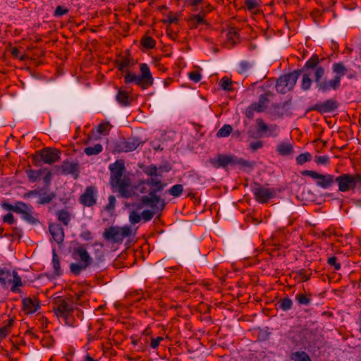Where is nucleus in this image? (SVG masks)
Returning <instances> with one entry per match:
<instances>
[{"instance_id":"58836bf2","label":"nucleus","mask_w":361,"mask_h":361,"mask_svg":"<svg viewBox=\"0 0 361 361\" xmlns=\"http://www.w3.org/2000/svg\"><path fill=\"white\" fill-rule=\"evenodd\" d=\"M188 22L191 27H196L200 24L205 23L204 19L200 17V16H198L197 14L192 15L189 18Z\"/></svg>"},{"instance_id":"f704fd0d","label":"nucleus","mask_w":361,"mask_h":361,"mask_svg":"<svg viewBox=\"0 0 361 361\" xmlns=\"http://www.w3.org/2000/svg\"><path fill=\"white\" fill-rule=\"evenodd\" d=\"M245 8L250 11L256 13L254 11L255 9L259 8L261 6L260 0H244Z\"/></svg>"},{"instance_id":"aec40b11","label":"nucleus","mask_w":361,"mask_h":361,"mask_svg":"<svg viewBox=\"0 0 361 361\" xmlns=\"http://www.w3.org/2000/svg\"><path fill=\"white\" fill-rule=\"evenodd\" d=\"M49 230L53 240L58 244H61L64 240V230L62 226L56 223H52L49 225Z\"/></svg>"},{"instance_id":"37998d69","label":"nucleus","mask_w":361,"mask_h":361,"mask_svg":"<svg viewBox=\"0 0 361 361\" xmlns=\"http://www.w3.org/2000/svg\"><path fill=\"white\" fill-rule=\"evenodd\" d=\"M319 61V56L317 55L314 54L310 59H308L306 61L304 68H306L308 69H312V68H315V70H316L317 68L319 67V66H317Z\"/></svg>"},{"instance_id":"09e8293b","label":"nucleus","mask_w":361,"mask_h":361,"mask_svg":"<svg viewBox=\"0 0 361 361\" xmlns=\"http://www.w3.org/2000/svg\"><path fill=\"white\" fill-rule=\"evenodd\" d=\"M312 83V80L310 77L309 74H304L301 82V88L303 90H307L310 88Z\"/></svg>"},{"instance_id":"338daca9","label":"nucleus","mask_w":361,"mask_h":361,"mask_svg":"<svg viewBox=\"0 0 361 361\" xmlns=\"http://www.w3.org/2000/svg\"><path fill=\"white\" fill-rule=\"evenodd\" d=\"M140 45H155V40L149 36H145L141 39Z\"/></svg>"},{"instance_id":"8fccbe9b","label":"nucleus","mask_w":361,"mask_h":361,"mask_svg":"<svg viewBox=\"0 0 361 361\" xmlns=\"http://www.w3.org/2000/svg\"><path fill=\"white\" fill-rule=\"evenodd\" d=\"M179 20V15L176 13L175 14H173L172 12H169L166 18L163 20L162 22L165 24H173V23H177Z\"/></svg>"},{"instance_id":"4c0bfd02","label":"nucleus","mask_w":361,"mask_h":361,"mask_svg":"<svg viewBox=\"0 0 361 361\" xmlns=\"http://www.w3.org/2000/svg\"><path fill=\"white\" fill-rule=\"evenodd\" d=\"M23 235V231L20 228L13 226L11 228V233L10 234H5L6 237H11L12 240H20Z\"/></svg>"},{"instance_id":"cd10ccee","label":"nucleus","mask_w":361,"mask_h":361,"mask_svg":"<svg viewBox=\"0 0 361 361\" xmlns=\"http://www.w3.org/2000/svg\"><path fill=\"white\" fill-rule=\"evenodd\" d=\"M52 267L54 270V274L55 276H61L62 274V270L61 269V263L60 259L58 255L56 252V250H54L52 252Z\"/></svg>"},{"instance_id":"72a5a7b5","label":"nucleus","mask_w":361,"mask_h":361,"mask_svg":"<svg viewBox=\"0 0 361 361\" xmlns=\"http://www.w3.org/2000/svg\"><path fill=\"white\" fill-rule=\"evenodd\" d=\"M103 150V147L101 144H95L92 147H85L84 149V152L87 156L97 155L102 152Z\"/></svg>"},{"instance_id":"a878e982","label":"nucleus","mask_w":361,"mask_h":361,"mask_svg":"<svg viewBox=\"0 0 361 361\" xmlns=\"http://www.w3.org/2000/svg\"><path fill=\"white\" fill-rule=\"evenodd\" d=\"M12 275L13 279H7V282L13 283L11 288V290L13 293H17L18 291V287L23 286V282L21 280V277L18 275L16 271H13Z\"/></svg>"},{"instance_id":"9b49d317","label":"nucleus","mask_w":361,"mask_h":361,"mask_svg":"<svg viewBox=\"0 0 361 361\" xmlns=\"http://www.w3.org/2000/svg\"><path fill=\"white\" fill-rule=\"evenodd\" d=\"M301 174L315 180L316 185L322 189H328L336 183V176L329 173L322 174L314 171L305 170L301 171Z\"/></svg>"},{"instance_id":"6ab92c4d","label":"nucleus","mask_w":361,"mask_h":361,"mask_svg":"<svg viewBox=\"0 0 361 361\" xmlns=\"http://www.w3.org/2000/svg\"><path fill=\"white\" fill-rule=\"evenodd\" d=\"M36 47H28L27 51L24 54H21L20 50L16 47L11 49L10 52L12 56L15 59L24 61L28 59H35L36 56H39L41 54L32 53V51Z\"/></svg>"},{"instance_id":"a18cd8bd","label":"nucleus","mask_w":361,"mask_h":361,"mask_svg":"<svg viewBox=\"0 0 361 361\" xmlns=\"http://www.w3.org/2000/svg\"><path fill=\"white\" fill-rule=\"evenodd\" d=\"M14 320L13 319H9L8 320V323L4 326L0 328V338H6L10 332V328L13 325Z\"/></svg>"},{"instance_id":"3c124183","label":"nucleus","mask_w":361,"mask_h":361,"mask_svg":"<svg viewBox=\"0 0 361 361\" xmlns=\"http://www.w3.org/2000/svg\"><path fill=\"white\" fill-rule=\"evenodd\" d=\"M111 128V126L109 122H103L98 126L97 132L99 134L106 135L109 133Z\"/></svg>"},{"instance_id":"473e14b6","label":"nucleus","mask_w":361,"mask_h":361,"mask_svg":"<svg viewBox=\"0 0 361 361\" xmlns=\"http://www.w3.org/2000/svg\"><path fill=\"white\" fill-rule=\"evenodd\" d=\"M89 266L83 264V263H71L70 264V270H71V272L75 275V276H78L80 274V273L83 271V270H85Z\"/></svg>"},{"instance_id":"20e7f679","label":"nucleus","mask_w":361,"mask_h":361,"mask_svg":"<svg viewBox=\"0 0 361 361\" xmlns=\"http://www.w3.org/2000/svg\"><path fill=\"white\" fill-rule=\"evenodd\" d=\"M140 75H137L135 73L127 70L124 75L126 83L135 82L142 89H147L149 86L153 85L154 79L150 72L149 66L146 63H141L140 65Z\"/></svg>"},{"instance_id":"c756f323","label":"nucleus","mask_w":361,"mask_h":361,"mask_svg":"<svg viewBox=\"0 0 361 361\" xmlns=\"http://www.w3.org/2000/svg\"><path fill=\"white\" fill-rule=\"evenodd\" d=\"M32 209H33V208L32 207L28 210H26L25 212H23L21 214V218L24 221H27L28 224H32V225H35V224H37L39 222V221L38 220L37 218L35 217L32 215V214H33Z\"/></svg>"},{"instance_id":"0e129e2a","label":"nucleus","mask_w":361,"mask_h":361,"mask_svg":"<svg viewBox=\"0 0 361 361\" xmlns=\"http://www.w3.org/2000/svg\"><path fill=\"white\" fill-rule=\"evenodd\" d=\"M3 221L4 223H8V224L12 225L16 223V219L14 218V216L11 213H7L3 216Z\"/></svg>"},{"instance_id":"dca6fc26","label":"nucleus","mask_w":361,"mask_h":361,"mask_svg":"<svg viewBox=\"0 0 361 361\" xmlns=\"http://www.w3.org/2000/svg\"><path fill=\"white\" fill-rule=\"evenodd\" d=\"M97 190L94 186H87L80 196L79 202L85 207H92L97 204Z\"/></svg>"},{"instance_id":"5701e85b","label":"nucleus","mask_w":361,"mask_h":361,"mask_svg":"<svg viewBox=\"0 0 361 361\" xmlns=\"http://www.w3.org/2000/svg\"><path fill=\"white\" fill-rule=\"evenodd\" d=\"M293 279L297 283H302L308 281L311 276V271L306 270L305 269H301L299 271H293Z\"/></svg>"},{"instance_id":"f03ea898","label":"nucleus","mask_w":361,"mask_h":361,"mask_svg":"<svg viewBox=\"0 0 361 361\" xmlns=\"http://www.w3.org/2000/svg\"><path fill=\"white\" fill-rule=\"evenodd\" d=\"M143 206H148L150 209H145L141 213V219L147 222L150 221L154 215H160L164 210L166 202L157 193L149 192L147 195H143L140 199Z\"/></svg>"},{"instance_id":"4468645a","label":"nucleus","mask_w":361,"mask_h":361,"mask_svg":"<svg viewBox=\"0 0 361 361\" xmlns=\"http://www.w3.org/2000/svg\"><path fill=\"white\" fill-rule=\"evenodd\" d=\"M38 157L39 158V161L44 164H52L60 159V152L54 148L46 147L37 152L35 159L37 161Z\"/></svg>"},{"instance_id":"69168bd1","label":"nucleus","mask_w":361,"mask_h":361,"mask_svg":"<svg viewBox=\"0 0 361 361\" xmlns=\"http://www.w3.org/2000/svg\"><path fill=\"white\" fill-rule=\"evenodd\" d=\"M239 66L240 69L238 72L242 73L247 71L252 66V64L247 61H243L239 63Z\"/></svg>"},{"instance_id":"4be33fe9","label":"nucleus","mask_w":361,"mask_h":361,"mask_svg":"<svg viewBox=\"0 0 361 361\" xmlns=\"http://www.w3.org/2000/svg\"><path fill=\"white\" fill-rule=\"evenodd\" d=\"M62 172L64 174H71L75 176L77 178L79 173V164L78 163H72L69 161H64L61 166Z\"/></svg>"},{"instance_id":"c9c22d12","label":"nucleus","mask_w":361,"mask_h":361,"mask_svg":"<svg viewBox=\"0 0 361 361\" xmlns=\"http://www.w3.org/2000/svg\"><path fill=\"white\" fill-rule=\"evenodd\" d=\"M232 126L228 124H225L218 130L216 133V136L218 137H228L232 133Z\"/></svg>"},{"instance_id":"f3484780","label":"nucleus","mask_w":361,"mask_h":361,"mask_svg":"<svg viewBox=\"0 0 361 361\" xmlns=\"http://www.w3.org/2000/svg\"><path fill=\"white\" fill-rule=\"evenodd\" d=\"M338 107V103L333 99H327L323 103L316 104L310 110L317 111L322 114L330 113Z\"/></svg>"},{"instance_id":"79ce46f5","label":"nucleus","mask_w":361,"mask_h":361,"mask_svg":"<svg viewBox=\"0 0 361 361\" xmlns=\"http://www.w3.org/2000/svg\"><path fill=\"white\" fill-rule=\"evenodd\" d=\"M183 192V186L181 184H176L168 190V192L175 197H180Z\"/></svg>"},{"instance_id":"7c9ffc66","label":"nucleus","mask_w":361,"mask_h":361,"mask_svg":"<svg viewBox=\"0 0 361 361\" xmlns=\"http://www.w3.org/2000/svg\"><path fill=\"white\" fill-rule=\"evenodd\" d=\"M332 70L336 73L334 77H338L340 81H341V78L347 73V68L342 63H334L332 66Z\"/></svg>"},{"instance_id":"de8ad7c7","label":"nucleus","mask_w":361,"mask_h":361,"mask_svg":"<svg viewBox=\"0 0 361 361\" xmlns=\"http://www.w3.org/2000/svg\"><path fill=\"white\" fill-rule=\"evenodd\" d=\"M131 59L128 56H123L117 61L118 68L119 70L123 71L130 65Z\"/></svg>"},{"instance_id":"1a4fd4ad","label":"nucleus","mask_w":361,"mask_h":361,"mask_svg":"<svg viewBox=\"0 0 361 361\" xmlns=\"http://www.w3.org/2000/svg\"><path fill=\"white\" fill-rule=\"evenodd\" d=\"M302 73V70L294 71L292 73L281 76L276 81V89L279 93L285 94L290 91Z\"/></svg>"},{"instance_id":"680f3d73","label":"nucleus","mask_w":361,"mask_h":361,"mask_svg":"<svg viewBox=\"0 0 361 361\" xmlns=\"http://www.w3.org/2000/svg\"><path fill=\"white\" fill-rule=\"evenodd\" d=\"M203 0H185V5L186 6H191L194 8L192 11H196V7L202 3Z\"/></svg>"},{"instance_id":"49530a36","label":"nucleus","mask_w":361,"mask_h":361,"mask_svg":"<svg viewBox=\"0 0 361 361\" xmlns=\"http://www.w3.org/2000/svg\"><path fill=\"white\" fill-rule=\"evenodd\" d=\"M312 159V154L310 152H304L296 157V163L298 165H302Z\"/></svg>"},{"instance_id":"603ef678","label":"nucleus","mask_w":361,"mask_h":361,"mask_svg":"<svg viewBox=\"0 0 361 361\" xmlns=\"http://www.w3.org/2000/svg\"><path fill=\"white\" fill-rule=\"evenodd\" d=\"M116 204V199L114 195H110L108 198V204L105 206L104 209L111 212L114 211Z\"/></svg>"},{"instance_id":"774afa93","label":"nucleus","mask_w":361,"mask_h":361,"mask_svg":"<svg viewBox=\"0 0 361 361\" xmlns=\"http://www.w3.org/2000/svg\"><path fill=\"white\" fill-rule=\"evenodd\" d=\"M264 145V143L261 140H257V141H255V142H252L250 144L249 147H250V149L252 151V152H255L257 151V149L262 148Z\"/></svg>"},{"instance_id":"13d9d810","label":"nucleus","mask_w":361,"mask_h":361,"mask_svg":"<svg viewBox=\"0 0 361 361\" xmlns=\"http://www.w3.org/2000/svg\"><path fill=\"white\" fill-rule=\"evenodd\" d=\"M41 174V171L30 170L27 172V176L32 182H36Z\"/></svg>"},{"instance_id":"e2e57ef3","label":"nucleus","mask_w":361,"mask_h":361,"mask_svg":"<svg viewBox=\"0 0 361 361\" xmlns=\"http://www.w3.org/2000/svg\"><path fill=\"white\" fill-rule=\"evenodd\" d=\"M68 11V8L61 6H58L54 11V16L60 17L63 15L67 14Z\"/></svg>"},{"instance_id":"e433bc0d","label":"nucleus","mask_w":361,"mask_h":361,"mask_svg":"<svg viewBox=\"0 0 361 361\" xmlns=\"http://www.w3.org/2000/svg\"><path fill=\"white\" fill-rule=\"evenodd\" d=\"M117 102L124 106L129 104V96L128 93L123 90H119L116 95Z\"/></svg>"},{"instance_id":"39448f33","label":"nucleus","mask_w":361,"mask_h":361,"mask_svg":"<svg viewBox=\"0 0 361 361\" xmlns=\"http://www.w3.org/2000/svg\"><path fill=\"white\" fill-rule=\"evenodd\" d=\"M145 174L149 176L147 179H142V183H147L150 187L149 192L158 193L161 192L166 186V183H164L159 177H162V174L158 173V167L154 164L145 166L142 169Z\"/></svg>"},{"instance_id":"412c9836","label":"nucleus","mask_w":361,"mask_h":361,"mask_svg":"<svg viewBox=\"0 0 361 361\" xmlns=\"http://www.w3.org/2000/svg\"><path fill=\"white\" fill-rule=\"evenodd\" d=\"M73 255H76L80 260V262L90 266L92 262V259L84 246L80 245L73 249Z\"/></svg>"},{"instance_id":"a19ab883","label":"nucleus","mask_w":361,"mask_h":361,"mask_svg":"<svg viewBox=\"0 0 361 361\" xmlns=\"http://www.w3.org/2000/svg\"><path fill=\"white\" fill-rule=\"evenodd\" d=\"M310 296H311L310 294ZM295 299L299 305H309L312 300L310 297H309L305 294H302V293L296 294Z\"/></svg>"},{"instance_id":"bf43d9fd","label":"nucleus","mask_w":361,"mask_h":361,"mask_svg":"<svg viewBox=\"0 0 361 361\" xmlns=\"http://www.w3.org/2000/svg\"><path fill=\"white\" fill-rule=\"evenodd\" d=\"M337 257H334V256H332L331 257H329L327 260V262L328 264L331 266V267H334V269L338 271L341 269V264L338 263L337 262Z\"/></svg>"},{"instance_id":"423d86ee","label":"nucleus","mask_w":361,"mask_h":361,"mask_svg":"<svg viewBox=\"0 0 361 361\" xmlns=\"http://www.w3.org/2000/svg\"><path fill=\"white\" fill-rule=\"evenodd\" d=\"M326 70L324 67L319 66L314 72V80L316 87L322 92H327L331 90H336L341 86V81L338 77H334L330 80H326L324 78Z\"/></svg>"},{"instance_id":"ea45409f","label":"nucleus","mask_w":361,"mask_h":361,"mask_svg":"<svg viewBox=\"0 0 361 361\" xmlns=\"http://www.w3.org/2000/svg\"><path fill=\"white\" fill-rule=\"evenodd\" d=\"M273 95L274 94L271 91L267 90L264 94L259 95L258 102L262 104L266 109L269 103V97Z\"/></svg>"},{"instance_id":"a211bd4d","label":"nucleus","mask_w":361,"mask_h":361,"mask_svg":"<svg viewBox=\"0 0 361 361\" xmlns=\"http://www.w3.org/2000/svg\"><path fill=\"white\" fill-rule=\"evenodd\" d=\"M23 309L27 314H34L40 308V302L35 298H25L22 300Z\"/></svg>"},{"instance_id":"9d476101","label":"nucleus","mask_w":361,"mask_h":361,"mask_svg":"<svg viewBox=\"0 0 361 361\" xmlns=\"http://www.w3.org/2000/svg\"><path fill=\"white\" fill-rule=\"evenodd\" d=\"M53 309L57 317H62L65 320L66 324L72 325L70 320L72 318L74 307L71 302L63 298H58L55 300Z\"/></svg>"},{"instance_id":"f8f14e48","label":"nucleus","mask_w":361,"mask_h":361,"mask_svg":"<svg viewBox=\"0 0 361 361\" xmlns=\"http://www.w3.org/2000/svg\"><path fill=\"white\" fill-rule=\"evenodd\" d=\"M142 142L138 137L121 138L115 143L114 149L118 153L130 152L135 150Z\"/></svg>"},{"instance_id":"6e6d98bb","label":"nucleus","mask_w":361,"mask_h":361,"mask_svg":"<svg viewBox=\"0 0 361 361\" xmlns=\"http://www.w3.org/2000/svg\"><path fill=\"white\" fill-rule=\"evenodd\" d=\"M141 220V215L136 211H132L129 214V221L132 224H137Z\"/></svg>"},{"instance_id":"7ed1b4c3","label":"nucleus","mask_w":361,"mask_h":361,"mask_svg":"<svg viewBox=\"0 0 361 361\" xmlns=\"http://www.w3.org/2000/svg\"><path fill=\"white\" fill-rule=\"evenodd\" d=\"M209 163L216 169H226L228 166H240L242 168H253L254 164L233 154H219L216 158H211Z\"/></svg>"},{"instance_id":"f257e3e1","label":"nucleus","mask_w":361,"mask_h":361,"mask_svg":"<svg viewBox=\"0 0 361 361\" xmlns=\"http://www.w3.org/2000/svg\"><path fill=\"white\" fill-rule=\"evenodd\" d=\"M110 171L109 185L113 192H117L123 198L138 197L135 188L129 177L124 176L125 163L123 159H118L109 166Z\"/></svg>"},{"instance_id":"c85d7f7f","label":"nucleus","mask_w":361,"mask_h":361,"mask_svg":"<svg viewBox=\"0 0 361 361\" xmlns=\"http://www.w3.org/2000/svg\"><path fill=\"white\" fill-rule=\"evenodd\" d=\"M276 151L281 155L287 156L293 152V147L289 143L281 142L277 146Z\"/></svg>"},{"instance_id":"6e6552de","label":"nucleus","mask_w":361,"mask_h":361,"mask_svg":"<svg viewBox=\"0 0 361 361\" xmlns=\"http://www.w3.org/2000/svg\"><path fill=\"white\" fill-rule=\"evenodd\" d=\"M132 229L130 226L123 227L111 226L106 228L103 233V237L109 241L114 243H121L125 238L130 237Z\"/></svg>"},{"instance_id":"2f4dec72","label":"nucleus","mask_w":361,"mask_h":361,"mask_svg":"<svg viewBox=\"0 0 361 361\" xmlns=\"http://www.w3.org/2000/svg\"><path fill=\"white\" fill-rule=\"evenodd\" d=\"M290 357L293 361H312L309 355L302 350L292 353Z\"/></svg>"},{"instance_id":"0eeeda50","label":"nucleus","mask_w":361,"mask_h":361,"mask_svg":"<svg viewBox=\"0 0 361 361\" xmlns=\"http://www.w3.org/2000/svg\"><path fill=\"white\" fill-rule=\"evenodd\" d=\"M336 183L338 190L342 192L354 190L356 188L361 187V175L343 173L336 177Z\"/></svg>"},{"instance_id":"b1692460","label":"nucleus","mask_w":361,"mask_h":361,"mask_svg":"<svg viewBox=\"0 0 361 361\" xmlns=\"http://www.w3.org/2000/svg\"><path fill=\"white\" fill-rule=\"evenodd\" d=\"M56 216L57 220L64 226H68L71 219V214L67 209H59L56 211Z\"/></svg>"},{"instance_id":"5fc2aeb1","label":"nucleus","mask_w":361,"mask_h":361,"mask_svg":"<svg viewBox=\"0 0 361 361\" xmlns=\"http://www.w3.org/2000/svg\"><path fill=\"white\" fill-rule=\"evenodd\" d=\"M232 81L228 77H223L220 80V86L224 90H230L231 89Z\"/></svg>"},{"instance_id":"bb28decb","label":"nucleus","mask_w":361,"mask_h":361,"mask_svg":"<svg viewBox=\"0 0 361 361\" xmlns=\"http://www.w3.org/2000/svg\"><path fill=\"white\" fill-rule=\"evenodd\" d=\"M56 197V194L54 192H40L39 199L37 201L38 204H47L52 202V200Z\"/></svg>"},{"instance_id":"c03bdc74","label":"nucleus","mask_w":361,"mask_h":361,"mask_svg":"<svg viewBox=\"0 0 361 361\" xmlns=\"http://www.w3.org/2000/svg\"><path fill=\"white\" fill-rule=\"evenodd\" d=\"M30 207H32V206L27 205L23 202H17L14 205L13 212L22 214Z\"/></svg>"},{"instance_id":"ddd939ff","label":"nucleus","mask_w":361,"mask_h":361,"mask_svg":"<svg viewBox=\"0 0 361 361\" xmlns=\"http://www.w3.org/2000/svg\"><path fill=\"white\" fill-rule=\"evenodd\" d=\"M252 192L255 195V200L262 204L267 203L269 200L273 198L276 194V191L274 188H264L257 183H255V186L252 187Z\"/></svg>"},{"instance_id":"052dcab7","label":"nucleus","mask_w":361,"mask_h":361,"mask_svg":"<svg viewBox=\"0 0 361 361\" xmlns=\"http://www.w3.org/2000/svg\"><path fill=\"white\" fill-rule=\"evenodd\" d=\"M188 77L195 82H198L202 79V75L198 71H191L188 73Z\"/></svg>"},{"instance_id":"2eb2a0df","label":"nucleus","mask_w":361,"mask_h":361,"mask_svg":"<svg viewBox=\"0 0 361 361\" xmlns=\"http://www.w3.org/2000/svg\"><path fill=\"white\" fill-rule=\"evenodd\" d=\"M256 123L259 137H276L279 133V128L276 124L267 125L262 118H257Z\"/></svg>"},{"instance_id":"864d4df0","label":"nucleus","mask_w":361,"mask_h":361,"mask_svg":"<svg viewBox=\"0 0 361 361\" xmlns=\"http://www.w3.org/2000/svg\"><path fill=\"white\" fill-rule=\"evenodd\" d=\"M11 276V274L10 271L0 269V283L2 285H6L7 283V279H8Z\"/></svg>"},{"instance_id":"4d7b16f0","label":"nucleus","mask_w":361,"mask_h":361,"mask_svg":"<svg viewBox=\"0 0 361 361\" xmlns=\"http://www.w3.org/2000/svg\"><path fill=\"white\" fill-rule=\"evenodd\" d=\"M314 162L318 165H326L329 163V157L327 155L316 156Z\"/></svg>"},{"instance_id":"393cba45","label":"nucleus","mask_w":361,"mask_h":361,"mask_svg":"<svg viewBox=\"0 0 361 361\" xmlns=\"http://www.w3.org/2000/svg\"><path fill=\"white\" fill-rule=\"evenodd\" d=\"M276 305L278 306L279 309L284 312H288L292 309L293 306V302L289 296L286 295L285 297L279 299Z\"/></svg>"}]
</instances>
